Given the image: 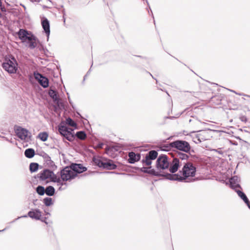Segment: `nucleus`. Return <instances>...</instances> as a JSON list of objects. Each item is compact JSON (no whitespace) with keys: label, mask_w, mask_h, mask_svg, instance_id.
Returning a JSON list of instances; mask_svg holds the SVG:
<instances>
[{"label":"nucleus","mask_w":250,"mask_h":250,"mask_svg":"<svg viewBox=\"0 0 250 250\" xmlns=\"http://www.w3.org/2000/svg\"><path fill=\"white\" fill-rule=\"evenodd\" d=\"M216 151L218 152L219 153H220L221 154H222L223 153L222 151H219V150H216Z\"/></svg>","instance_id":"3c124183"},{"label":"nucleus","mask_w":250,"mask_h":250,"mask_svg":"<svg viewBox=\"0 0 250 250\" xmlns=\"http://www.w3.org/2000/svg\"><path fill=\"white\" fill-rule=\"evenodd\" d=\"M64 182L61 178L58 177L57 175L52 179V182L57 183L58 186H61V187L64 185L67 186V183Z\"/></svg>","instance_id":"bb28decb"},{"label":"nucleus","mask_w":250,"mask_h":250,"mask_svg":"<svg viewBox=\"0 0 250 250\" xmlns=\"http://www.w3.org/2000/svg\"><path fill=\"white\" fill-rule=\"evenodd\" d=\"M181 165V163L180 161L176 159V158L173 157L172 161L169 163V171L171 173L170 174H175V173L177 171L180 166Z\"/></svg>","instance_id":"ddd939ff"},{"label":"nucleus","mask_w":250,"mask_h":250,"mask_svg":"<svg viewBox=\"0 0 250 250\" xmlns=\"http://www.w3.org/2000/svg\"><path fill=\"white\" fill-rule=\"evenodd\" d=\"M192 118H193V119H190L188 120V122L189 123H190L193 122L194 124H196V123H197L199 122L198 120H197V119L196 118H194L193 117H192Z\"/></svg>","instance_id":"4c0bfd02"},{"label":"nucleus","mask_w":250,"mask_h":250,"mask_svg":"<svg viewBox=\"0 0 250 250\" xmlns=\"http://www.w3.org/2000/svg\"><path fill=\"white\" fill-rule=\"evenodd\" d=\"M148 73L152 77L153 79L156 80V83H157V82H158L157 80L153 77V76L152 75V74L149 72H148Z\"/></svg>","instance_id":"09e8293b"},{"label":"nucleus","mask_w":250,"mask_h":250,"mask_svg":"<svg viewBox=\"0 0 250 250\" xmlns=\"http://www.w3.org/2000/svg\"><path fill=\"white\" fill-rule=\"evenodd\" d=\"M90 71H91V68L89 69L88 71L87 72L86 74L84 76L83 81L85 80L86 77H87L89 75V73H90Z\"/></svg>","instance_id":"79ce46f5"},{"label":"nucleus","mask_w":250,"mask_h":250,"mask_svg":"<svg viewBox=\"0 0 250 250\" xmlns=\"http://www.w3.org/2000/svg\"><path fill=\"white\" fill-rule=\"evenodd\" d=\"M35 154V150L33 148H27L24 151V155L28 158H33Z\"/></svg>","instance_id":"393cba45"},{"label":"nucleus","mask_w":250,"mask_h":250,"mask_svg":"<svg viewBox=\"0 0 250 250\" xmlns=\"http://www.w3.org/2000/svg\"><path fill=\"white\" fill-rule=\"evenodd\" d=\"M1 6V0H0V6Z\"/></svg>","instance_id":"5fc2aeb1"},{"label":"nucleus","mask_w":250,"mask_h":250,"mask_svg":"<svg viewBox=\"0 0 250 250\" xmlns=\"http://www.w3.org/2000/svg\"><path fill=\"white\" fill-rule=\"evenodd\" d=\"M169 166L168 157L166 154H161L158 157L156 162V167L158 170L167 169Z\"/></svg>","instance_id":"0eeeda50"},{"label":"nucleus","mask_w":250,"mask_h":250,"mask_svg":"<svg viewBox=\"0 0 250 250\" xmlns=\"http://www.w3.org/2000/svg\"><path fill=\"white\" fill-rule=\"evenodd\" d=\"M62 13H63V22H64V23H65V18L64 17L65 13H64V10L62 11Z\"/></svg>","instance_id":"49530a36"},{"label":"nucleus","mask_w":250,"mask_h":250,"mask_svg":"<svg viewBox=\"0 0 250 250\" xmlns=\"http://www.w3.org/2000/svg\"><path fill=\"white\" fill-rule=\"evenodd\" d=\"M53 171L51 169L45 168L38 174L37 177L40 182H42V184L46 185L52 182V179L56 177V175Z\"/></svg>","instance_id":"39448f33"},{"label":"nucleus","mask_w":250,"mask_h":250,"mask_svg":"<svg viewBox=\"0 0 250 250\" xmlns=\"http://www.w3.org/2000/svg\"><path fill=\"white\" fill-rule=\"evenodd\" d=\"M109 2L110 3H113L114 2L117 1L118 0H108Z\"/></svg>","instance_id":"de8ad7c7"},{"label":"nucleus","mask_w":250,"mask_h":250,"mask_svg":"<svg viewBox=\"0 0 250 250\" xmlns=\"http://www.w3.org/2000/svg\"><path fill=\"white\" fill-rule=\"evenodd\" d=\"M7 228H5V229H3L2 230H0V232H2L7 229Z\"/></svg>","instance_id":"603ef678"},{"label":"nucleus","mask_w":250,"mask_h":250,"mask_svg":"<svg viewBox=\"0 0 250 250\" xmlns=\"http://www.w3.org/2000/svg\"><path fill=\"white\" fill-rule=\"evenodd\" d=\"M240 180L237 176H234L229 180L230 187L231 188L236 190L237 188H241L239 184Z\"/></svg>","instance_id":"dca6fc26"},{"label":"nucleus","mask_w":250,"mask_h":250,"mask_svg":"<svg viewBox=\"0 0 250 250\" xmlns=\"http://www.w3.org/2000/svg\"><path fill=\"white\" fill-rule=\"evenodd\" d=\"M90 71H91V68L89 69L88 71L87 72L86 74L84 76L83 81L85 80L86 77H87L89 75V73H90Z\"/></svg>","instance_id":"37998d69"},{"label":"nucleus","mask_w":250,"mask_h":250,"mask_svg":"<svg viewBox=\"0 0 250 250\" xmlns=\"http://www.w3.org/2000/svg\"><path fill=\"white\" fill-rule=\"evenodd\" d=\"M176 159H178L179 161L180 160H188L189 158V155L188 153H183L182 152L179 151L176 153V156L175 157Z\"/></svg>","instance_id":"aec40b11"},{"label":"nucleus","mask_w":250,"mask_h":250,"mask_svg":"<svg viewBox=\"0 0 250 250\" xmlns=\"http://www.w3.org/2000/svg\"><path fill=\"white\" fill-rule=\"evenodd\" d=\"M55 193V189L52 186H49L45 188V193L46 195L48 196H52Z\"/></svg>","instance_id":"b1692460"},{"label":"nucleus","mask_w":250,"mask_h":250,"mask_svg":"<svg viewBox=\"0 0 250 250\" xmlns=\"http://www.w3.org/2000/svg\"><path fill=\"white\" fill-rule=\"evenodd\" d=\"M148 174L152 176L164 177L166 179L169 180V179L167 178L168 177L166 176L167 173L161 174L159 172L156 171V170L154 169H149Z\"/></svg>","instance_id":"412c9836"},{"label":"nucleus","mask_w":250,"mask_h":250,"mask_svg":"<svg viewBox=\"0 0 250 250\" xmlns=\"http://www.w3.org/2000/svg\"><path fill=\"white\" fill-rule=\"evenodd\" d=\"M166 93H167V94L168 96H169V94L168 93V92H167V91H166Z\"/></svg>","instance_id":"6e6d98bb"},{"label":"nucleus","mask_w":250,"mask_h":250,"mask_svg":"<svg viewBox=\"0 0 250 250\" xmlns=\"http://www.w3.org/2000/svg\"><path fill=\"white\" fill-rule=\"evenodd\" d=\"M66 124L72 127H76L77 124L70 118L68 117L66 119Z\"/></svg>","instance_id":"473e14b6"},{"label":"nucleus","mask_w":250,"mask_h":250,"mask_svg":"<svg viewBox=\"0 0 250 250\" xmlns=\"http://www.w3.org/2000/svg\"><path fill=\"white\" fill-rule=\"evenodd\" d=\"M39 165L37 163H31L29 165V170L31 173L36 172L39 169Z\"/></svg>","instance_id":"c85d7f7f"},{"label":"nucleus","mask_w":250,"mask_h":250,"mask_svg":"<svg viewBox=\"0 0 250 250\" xmlns=\"http://www.w3.org/2000/svg\"><path fill=\"white\" fill-rule=\"evenodd\" d=\"M43 202L47 207L50 206L53 204L52 199L50 197H45L43 199Z\"/></svg>","instance_id":"2f4dec72"},{"label":"nucleus","mask_w":250,"mask_h":250,"mask_svg":"<svg viewBox=\"0 0 250 250\" xmlns=\"http://www.w3.org/2000/svg\"><path fill=\"white\" fill-rule=\"evenodd\" d=\"M235 191L237 193L238 196L241 198L242 199L243 198H244L245 196H246V195L245 194V193L243 192L241 190H235Z\"/></svg>","instance_id":"f704fd0d"},{"label":"nucleus","mask_w":250,"mask_h":250,"mask_svg":"<svg viewBox=\"0 0 250 250\" xmlns=\"http://www.w3.org/2000/svg\"><path fill=\"white\" fill-rule=\"evenodd\" d=\"M6 140H7V141L9 142H10V143H12V144H13V143H14L13 141H12V140H8V139H6Z\"/></svg>","instance_id":"8fccbe9b"},{"label":"nucleus","mask_w":250,"mask_h":250,"mask_svg":"<svg viewBox=\"0 0 250 250\" xmlns=\"http://www.w3.org/2000/svg\"><path fill=\"white\" fill-rule=\"evenodd\" d=\"M1 16V13L0 12V17Z\"/></svg>","instance_id":"052dcab7"},{"label":"nucleus","mask_w":250,"mask_h":250,"mask_svg":"<svg viewBox=\"0 0 250 250\" xmlns=\"http://www.w3.org/2000/svg\"><path fill=\"white\" fill-rule=\"evenodd\" d=\"M117 167V165L113 163L112 160H108L104 162L103 168L108 170H114Z\"/></svg>","instance_id":"6ab92c4d"},{"label":"nucleus","mask_w":250,"mask_h":250,"mask_svg":"<svg viewBox=\"0 0 250 250\" xmlns=\"http://www.w3.org/2000/svg\"><path fill=\"white\" fill-rule=\"evenodd\" d=\"M104 146V144L103 143H98L94 148L95 149H100L102 148Z\"/></svg>","instance_id":"e433bc0d"},{"label":"nucleus","mask_w":250,"mask_h":250,"mask_svg":"<svg viewBox=\"0 0 250 250\" xmlns=\"http://www.w3.org/2000/svg\"><path fill=\"white\" fill-rule=\"evenodd\" d=\"M78 115H79L82 118V117L81 116V115L80 114V113H78Z\"/></svg>","instance_id":"4d7b16f0"},{"label":"nucleus","mask_w":250,"mask_h":250,"mask_svg":"<svg viewBox=\"0 0 250 250\" xmlns=\"http://www.w3.org/2000/svg\"><path fill=\"white\" fill-rule=\"evenodd\" d=\"M39 155L42 156L43 159L46 157L45 156L48 155V154L44 151H42Z\"/></svg>","instance_id":"58836bf2"},{"label":"nucleus","mask_w":250,"mask_h":250,"mask_svg":"<svg viewBox=\"0 0 250 250\" xmlns=\"http://www.w3.org/2000/svg\"><path fill=\"white\" fill-rule=\"evenodd\" d=\"M62 189V187H60L59 188V190H61Z\"/></svg>","instance_id":"864d4df0"},{"label":"nucleus","mask_w":250,"mask_h":250,"mask_svg":"<svg viewBox=\"0 0 250 250\" xmlns=\"http://www.w3.org/2000/svg\"><path fill=\"white\" fill-rule=\"evenodd\" d=\"M93 162L95 165L103 168L105 161H103L101 158L93 157Z\"/></svg>","instance_id":"5701e85b"},{"label":"nucleus","mask_w":250,"mask_h":250,"mask_svg":"<svg viewBox=\"0 0 250 250\" xmlns=\"http://www.w3.org/2000/svg\"><path fill=\"white\" fill-rule=\"evenodd\" d=\"M170 147L175 148L180 152L190 154L191 146L188 142L185 140H177L169 144Z\"/></svg>","instance_id":"20e7f679"},{"label":"nucleus","mask_w":250,"mask_h":250,"mask_svg":"<svg viewBox=\"0 0 250 250\" xmlns=\"http://www.w3.org/2000/svg\"><path fill=\"white\" fill-rule=\"evenodd\" d=\"M43 159L45 162V166L49 167L53 170H55L57 169V166L55 163L51 160V157L48 155Z\"/></svg>","instance_id":"a211bd4d"},{"label":"nucleus","mask_w":250,"mask_h":250,"mask_svg":"<svg viewBox=\"0 0 250 250\" xmlns=\"http://www.w3.org/2000/svg\"><path fill=\"white\" fill-rule=\"evenodd\" d=\"M128 159L127 161L128 163L133 164L139 161L141 158V155L140 153H135L133 151H131L128 153Z\"/></svg>","instance_id":"4468645a"},{"label":"nucleus","mask_w":250,"mask_h":250,"mask_svg":"<svg viewBox=\"0 0 250 250\" xmlns=\"http://www.w3.org/2000/svg\"><path fill=\"white\" fill-rule=\"evenodd\" d=\"M159 89H160V90H161L162 91H163V90L162 89H161V88H159Z\"/></svg>","instance_id":"13d9d810"},{"label":"nucleus","mask_w":250,"mask_h":250,"mask_svg":"<svg viewBox=\"0 0 250 250\" xmlns=\"http://www.w3.org/2000/svg\"><path fill=\"white\" fill-rule=\"evenodd\" d=\"M36 192L39 195L42 196L45 193V188L42 186H38L36 188Z\"/></svg>","instance_id":"7c9ffc66"},{"label":"nucleus","mask_w":250,"mask_h":250,"mask_svg":"<svg viewBox=\"0 0 250 250\" xmlns=\"http://www.w3.org/2000/svg\"><path fill=\"white\" fill-rule=\"evenodd\" d=\"M42 25L44 33L47 36V40H48L49 36L50 33V23L49 21L46 18H44L42 21Z\"/></svg>","instance_id":"f3484780"},{"label":"nucleus","mask_w":250,"mask_h":250,"mask_svg":"<svg viewBox=\"0 0 250 250\" xmlns=\"http://www.w3.org/2000/svg\"><path fill=\"white\" fill-rule=\"evenodd\" d=\"M151 168V167L149 168H147L146 167H143L140 168V171L142 172L148 174V170H149V168Z\"/></svg>","instance_id":"c9c22d12"},{"label":"nucleus","mask_w":250,"mask_h":250,"mask_svg":"<svg viewBox=\"0 0 250 250\" xmlns=\"http://www.w3.org/2000/svg\"><path fill=\"white\" fill-rule=\"evenodd\" d=\"M71 165L72 167V170L76 174V176L78 173H81L87 170V168L81 164L72 163Z\"/></svg>","instance_id":"2eb2a0df"},{"label":"nucleus","mask_w":250,"mask_h":250,"mask_svg":"<svg viewBox=\"0 0 250 250\" xmlns=\"http://www.w3.org/2000/svg\"><path fill=\"white\" fill-rule=\"evenodd\" d=\"M48 95L53 99V102L56 104L54 106L56 109H57V108H60V107H64L63 104L56 90L50 89L48 91Z\"/></svg>","instance_id":"6e6552de"},{"label":"nucleus","mask_w":250,"mask_h":250,"mask_svg":"<svg viewBox=\"0 0 250 250\" xmlns=\"http://www.w3.org/2000/svg\"><path fill=\"white\" fill-rule=\"evenodd\" d=\"M19 38L24 42L28 41L29 47L31 49H34L37 46V42H39L37 38L31 32L23 29H20L17 32Z\"/></svg>","instance_id":"f03ea898"},{"label":"nucleus","mask_w":250,"mask_h":250,"mask_svg":"<svg viewBox=\"0 0 250 250\" xmlns=\"http://www.w3.org/2000/svg\"><path fill=\"white\" fill-rule=\"evenodd\" d=\"M196 167L193 164L189 162L184 163V166L181 170L177 174H169L167 173L166 176L171 181H177L178 182L185 181L189 177H194L196 174Z\"/></svg>","instance_id":"f257e3e1"},{"label":"nucleus","mask_w":250,"mask_h":250,"mask_svg":"<svg viewBox=\"0 0 250 250\" xmlns=\"http://www.w3.org/2000/svg\"><path fill=\"white\" fill-rule=\"evenodd\" d=\"M17 136L21 140H25L28 137V134H30L28 130L21 126H18L15 129Z\"/></svg>","instance_id":"f8f14e48"},{"label":"nucleus","mask_w":250,"mask_h":250,"mask_svg":"<svg viewBox=\"0 0 250 250\" xmlns=\"http://www.w3.org/2000/svg\"><path fill=\"white\" fill-rule=\"evenodd\" d=\"M34 77L37 80L43 88H46L49 85V80L47 78L43 76V75L37 71L34 73Z\"/></svg>","instance_id":"9d476101"},{"label":"nucleus","mask_w":250,"mask_h":250,"mask_svg":"<svg viewBox=\"0 0 250 250\" xmlns=\"http://www.w3.org/2000/svg\"><path fill=\"white\" fill-rule=\"evenodd\" d=\"M242 199L244 201L245 203L249 200V199L248 198L247 196H245Z\"/></svg>","instance_id":"c03bdc74"},{"label":"nucleus","mask_w":250,"mask_h":250,"mask_svg":"<svg viewBox=\"0 0 250 250\" xmlns=\"http://www.w3.org/2000/svg\"><path fill=\"white\" fill-rule=\"evenodd\" d=\"M60 176L62 181H67L74 179L76 177V174L72 170V167L70 165L61 170Z\"/></svg>","instance_id":"423d86ee"},{"label":"nucleus","mask_w":250,"mask_h":250,"mask_svg":"<svg viewBox=\"0 0 250 250\" xmlns=\"http://www.w3.org/2000/svg\"><path fill=\"white\" fill-rule=\"evenodd\" d=\"M249 208L250 209V207H249Z\"/></svg>","instance_id":"680f3d73"},{"label":"nucleus","mask_w":250,"mask_h":250,"mask_svg":"<svg viewBox=\"0 0 250 250\" xmlns=\"http://www.w3.org/2000/svg\"><path fill=\"white\" fill-rule=\"evenodd\" d=\"M71 129L69 128L66 126H65L64 125H61L59 126V128H58L59 133L62 136L64 135L65 134H66V133L68 134V133L71 131Z\"/></svg>","instance_id":"4be33fe9"},{"label":"nucleus","mask_w":250,"mask_h":250,"mask_svg":"<svg viewBox=\"0 0 250 250\" xmlns=\"http://www.w3.org/2000/svg\"><path fill=\"white\" fill-rule=\"evenodd\" d=\"M48 137V134L46 132H40L38 134V138L42 142L47 141Z\"/></svg>","instance_id":"c756f323"},{"label":"nucleus","mask_w":250,"mask_h":250,"mask_svg":"<svg viewBox=\"0 0 250 250\" xmlns=\"http://www.w3.org/2000/svg\"><path fill=\"white\" fill-rule=\"evenodd\" d=\"M74 136L81 140H84L86 138V134L84 131H79Z\"/></svg>","instance_id":"a878e982"},{"label":"nucleus","mask_w":250,"mask_h":250,"mask_svg":"<svg viewBox=\"0 0 250 250\" xmlns=\"http://www.w3.org/2000/svg\"><path fill=\"white\" fill-rule=\"evenodd\" d=\"M191 153H194V150L193 149H192L191 148V151H190V154H189L192 158H196V159H197L198 157L197 156L195 155H191Z\"/></svg>","instance_id":"ea45409f"},{"label":"nucleus","mask_w":250,"mask_h":250,"mask_svg":"<svg viewBox=\"0 0 250 250\" xmlns=\"http://www.w3.org/2000/svg\"><path fill=\"white\" fill-rule=\"evenodd\" d=\"M241 120L242 121V122H246L247 121V119L246 118V116H242L241 118Z\"/></svg>","instance_id":"a19ab883"},{"label":"nucleus","mask_w":250,"mask_h":250,"mask_svg":"<svg viewBox=\"0 0 250 250\" xmlns=\"http://www.w3.org/2000/svg\"><path fill=\"white\" fill-rule=\"evenodd\" d=\"M202 139L200 138L199 135H196V136L193 138V141L195 144H199L201 143L202 141Z\"/></svg>","instance_id":"72a5a7b5"},{"label":"nucleus","mask_w":250,"mask_h":250,"mask_svg":"<svg viewBox=\"0 0 250 250\" xmlns=\"http://www.w3.org/2000/svg\"><path fill=\"white\" fill-rule=\"evenodd\" d=\"M121 174H123V175H125V174L124 173H121Z\"/></svg>","instance_id":"bf43d9fd"},{"label":"nucleus","mask_w":250,"mask_h":250,"mask_svg":"<svg viewBox=\"0 0 250 250\" xmlns=\"http://www.w3.org/2000/svg\"><path fill=\"white\" fill-rule=\"evenodd\" d=\"M28 216L32 219H35L36 220H40L41 217L42 216V212L39 209H32L31 210H30L28 212ZM27 217V215H26L21 216V217ZM21 218V217H19L18 218H16V219L12 221L11 223L14 222L16 220H18L19 218Z\"/></svg>","instance_id":"9b49d317"},{"label":"nucleus","mask_w":250,"mask_h":250,"mask_svg":"<svg viewBox=\"0 0 250 250\" xmlns=\"http://www.w3.org/2000/svg\"><path fill=\"white\" fill-rule=\"evenodd\" d=\"M158 152L155 150H151L148 151L144 159L142 160L143 164H145L146 166H150L152 164V161L157 158Z\"/></svg>","instance_id":"1a4fd4ad"},{"label":"nucleus","mask_w":250,"mask_h":250,"mask_svg":"<svg viewBox=\"0 0 250 250\" xmlns=\"http://www.w3.org/2000/svg\"><path fill=\"white\" fill-rule=\"evenodd\" d=\"M245 203L247 205V206H248V208L250 207V202L249 200L248 201L246 202Z\"/></svg>","instance_id":"a18cd8bd"},{"label":"nucleus","mask_w":250,"mask_h":250,"mask_svg":"<svg viewBox=\"0 0 250 250\" xmlns=\"http://www.w3.org/2000/svg\"><path fill=\"white\" fill-rule=\"evenodd\" d=\"M73 130L71 129V131H69L68 134H65L63 136L66 140L69 141V142H73L75 139V136L74 134H73L72 132Z\"/></svg>","instance_id":"cd10ccee"},{"label":"nucleus","mask_w":250,"mask_h":250,"mask_svg":"<svg viewBox=\"0 0 250 250\" xmlns=\"http://www.w3.org/2000/svg\"><path fill=\"white\" fill-rule=\"evenodd\" d=\"M3 68L10 74H15L18 68V63L13 55H9L8 58H5L2 63Z\"/></svg>","instance_id":"7ed1b4c3"}]
</instances>
